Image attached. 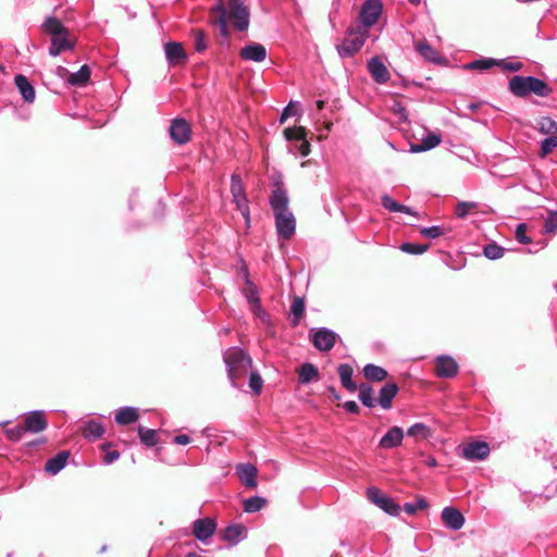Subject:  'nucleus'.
Listing matches in <instances>:
<instances>
[{"label": "nucleus", "instance_id": "nucleus-11", "mask_svg": "<svg viewBox=\"0 0 557 557\" xmlns=\"http://www.w3.org/2000/svg\"><path fill=\"white\" fill-rule=\"evenodd\" d=\"M239 55L245 61L262 62L267 58V49L261 44L251 42L242 48Z\"/></svg>", "mask_w": 557, "mask_h": 557}, {"label": "nucleus", "instance_id": "nucleus-4", "mask_svg": "<svg viewBox=\"0 0 557 557\" xmlns=\"http://www.w3.org/2000/svg\"><path fill=\"white\" fill-rule=\"evenodd\" d=\"M509 88L516 96L523 97L535 94L541 97L548 95L547 85L540 78L533 76H513L509 82Z\"/></svg>", "mask_w": 557, "mask_h": 557}, {"label": "nucleus", "instance_id": "nucleus-49", "mask_svg": "<svg viewBox=\"0 0 557 557\" xmlns=\"http://www.w3.org/2000/svg\"><path fill=\"white\" fill-rule=\"evenodd\" d=\"M245 294L249 304H251L253 307L259 306L260 300L258 297L257 288L252 283L248 282Z\"/></svg>", "mask_w": 557, "mask_h": 557}, {"label": "nucleus", "instance_id": "nucleus-50", "mask_svg": "<svg viewBox=\"0 0 557 557\" xmlns=\"http://www.w3.org/2000/svg\"><path fill=\"white\" fill-rule=\"evenodd\" d=\"M195 49L202 52L207 49V39L202 30L195 32Z\"/></svg>", "mask_w": 557, "mask_h": 557}, {"label": "nucleus", "instance_id": "nucleus-29", "mask_svg": "<svg viewBox=\"0 0 557 557\" xmlns=\"http://www.w3.org/2000/svg\"><path fill=\"white\" fill-rule=\"evenodd\" d=\"M137 419V409L133 407L121 408L115 414V421L121 425L129 424L132 422H135Z\"/></svg>", "mask_w": 557, "mask_h": 557}, {"label": "nucleus", "instance_id": "nucleus-8", "mask_svg": "<svg viewBox=\"0 0 557 557\" xmlns=\"http://www.w3.org/2000/svg\"><path fill=\"white\" fill-rule=\"evenodd\" d=\"M284 136L288 141H296L290 150L306 157L310 153V144L306 139L307 131L304 126L288 127L284 129Z\"/></svg>", "mask_w": 557, "mask_h": 557}, {"label": "nucleus", "instance_id": "nucleus-17", "mask_svg": "<svg viewBox=\"0 0 557 557\" xmlns=\"http://www.w3.org/2000/svg\"><path fill=\"white\" fill-rule=\"evenodd\" d=\"M368 70L373 79L379 84H384L389 79V72L382 60L377 57L372 58L368 62Z\"/></svg>", "mask_w": 557, "mask_h": 557}, {"label": "nucleus", "instance_id": "nucleus-27", "mask_svg": "<svg viewBox=\"0 0 557 557\" xmlns=\"http://www.w3.org/2000/svg\"><path fill=\"white\" fill-rule=\"evenodd\" d=\"M407 434L417 441L428 440L432 437L433 430L424 423H414L408 429Z\"/></svg>", "mask_w": 557, "mask_h": 557}, {"label": "nucleus", "instance_id": "nucleus-55", "mask_svg": "<svg viewBox=\"0 0 557 557\" xmlns=\"http://www.w3.org/2000/svg\"><path fill=\"white\" fill-rule=\"evenodd\" d=\"M557 230V211L549 212L545 221V232L553 233Z\"/></svg>", "mask_w": 557, "mask_h": 557}, {"label": "nucleus", "instance_id": "nucleus-32", "mask_svg": "<svg viewBox=\"0 0 557 557\" xmlns=\"http://www.w3.org/2000/svg\"><path fill=\"white\" fill-rule=\"evenodd\" d=\"M104 432L102 424L98 421L91 420L87 422L83 429V434L88 440H97Z\"/></svg>", "mask_w": 557, "mask_h": 557}, {"label": "nucleus", "instance_id": "nucleus-38", "mask_svg": "<svg viewBox=\"0 0 557 557\" xmlns=\"http://www.w3.org/2000/svg\"><path fill=\"white\" fill-rule=\"evenodd\" d=\"M215 531V524H195L194 534L195 536L205 542L213 535Z\"/></svg>", "mask_w": 557, "mask_h": 557}, {"label": "nucleus", "instance_id": "nucleus-12", "mask_svg": "<svg viewBox=\"0 0 557 557\" xmlns=\"http://www.w3.org/2000/svg\"><path fill=\"white\" fill-rule=\"evenodd\" d=\"M336 341V334L327 329H320L313 334V345L321 351L330 350Z\"/></svg>", "mask_w": 557, "mask_h": 557}, {"label": "nucleus", "instance_id": "nucleus-64", "mask_svg": "<svg viewBox=\"0 0 557 557\" xmlns=\"http://www.w3.org/2000/svg\"><path fill=\"white\" fill-rule=\"evenodd\" d=\"M288 117H290L289 109H284L281 114L280 122L284 123Z\"/></svg>", "mask_w": 557, "mask_h": 557}, {"label": "nucleus", "instance_id": "nucleus-53", "mask_svg": "<svg viewBox=\"0 0 557 557\" xmlns=\"http://www.w3.org/2000/svg\"><path fill=\"white\" fill-rule=\"evenodd\" d=\"M25 432L27 431L24 425H16L7 430L8 437L12 441L21 440Z\"/></svg>", "mask_w": 557, "mask_h": 557}, {"label": "nucleus", "instance_id": "nucleus-51", "mask_svg": "<svg viewBox=\"0 0 557 557\" xmlns=\"http://www.w3.org/2000/svg\"><path fill=\"white\" fill-rule=\"evenodd\" d=\"M516 239L521 244H530L531 238L527 236V224L521 223L516 228Z\"/></svg>", "mask_w": 557, "mask_h": 557}, {"label": "nucleus", "instance_id": "nucleus-7", "mask_svg": "<svg viewBox=\"0 0 557 557\" xmlns=\"http://www.w3.org/2000/svg\"><path fill=\"white\" fill-rule=\"evenodd\" d=\"M231 193L233 196V201L235 202L237 209L240 211L242 215L245 219L246 225L250 224V212L248 208V201L245 194L244 185L237 175H232L231 178Z\"/></svg>", "mask_w": 557, "mask_h": 557}, {"label": "nucleus", "instance_id": "nucleus-22", "mask_svg": "<svg viewBox=\"0 0 557 557\" xmlns=\"http://www.w3.org/2000/svg\"><path fill=\"white\" fill-rule=\"evenodd\" d=\"M15 85L22 95L23 99L26 102H33L35 100V89L28 82V79L23 75H16L15 78Z\"/></svg>", "mask_w": 557, "mask_h": 557}, {"label": "nucleus", "instance_id": "nucleus-47", "mask_svg": "<svg viewBox=\"0 0 557 557\" xmlns=\"http://www.w3.org/2000/svg\"><path fill=\"white\" fill-rule=\"evenodd\" d=\"M426 507H428V503L425 502V499L419 498L414 504H410V503L406 504L404 506V510L409 517H412L417 510L425 509Z\"/></svg>", "mask_w": 557, "mask_h": 557}, {"label": "nucleus", "instance_id": "nucleus-1", "mask_svg": "<svg viewBox=\"0 0 557 557\" xmlns=\"http://www.w3.org/2000/svg\"><path fill=\"white\" fill-rule=\"evenodd\" d=\"M287 191L281 184H276L270 197V205L275 216L276 231L285 239L290 238L295 233L296 220L288 209Z\"/></svg>", "mask_w": 557, "mask_h": 557}, {"label": "nucleus", "instance_id": "nucleus-59", "mask_svg": "<svg viewBox=\"0 0 557 557\" xmlns=\"http://www.w3.org/2000/svg\"><path fill=\"white\" fill-rule=\"evenodd\" d=\"M344 408L346 411L350 413H358L359 412V406L356 401L349 400L344 404Z\"/></svg>", "mask_w": 557, "mask_h": 557}, {"label": "nucleus", "instance_id": "nucleus-36", "mask_svg": "<svg viewBox=\"0 0 557 557\" xmlns=\"http://www.w3.org/2000/svg\"><path fill=\"white\" fill-rule=\"evenodd\" d=\"M44 28L52 37L67 32L63 24L54 17L47 18V21L44 23Z\"/></svg>", "mask_w": 557, "mask_h": 557}, {"label": "nucleus", "instance_id": "nucleus-39", "mask_svg": "<svg viewBox=\"0 0 557 557\" xmlns=\"http://www.w3.org/2000/svg\"><path fill=\"white\" fill-rule=\"evenodd\" d=\"M305 311V301L302 298L296 297L290 307V314L293 317V324L296 325L299 323L302 318Z\"/></svg>", "mask_w": 557, "mask_h": 557}, {"label": "nucleus", "instance_id": "nucleus-43", "mask_svg": "<svg viewBox=\"0 0 557 557\" xmlns=\"http://www.w3.org/2000/svg\"><path fill=\"white\" fill-rule=\"evenodd\" d=\"M359 399L367 407L371 408L374 406L373 391L369 385H360Z\"/></svg>", "mask_w": 557, "mask_h": 557}, {"label": "nucleus", "instance_id": "nucleus-41", "mask_svg": "<svg viewBox=\"0 0 557 557\" xmlns=\"http://www.w3.org/2000/svg\"><path fill=\"white\" fill-rule=\"evenodd\" d=\"M138 434L140 441L147 446H154L157 444V432L156 430L146 429L144 426L138 428Z\"/></svg>", "mask_w": 557, "mask_h": 557}, {"label": "nucleus", "instance_id": "nucleus-54", "mask_svg": "<svg viewBox=\"0 0 557 557\" xmlns=\"http://www.w3.org/2000/svg\"><path fill=\"white\" fill-rule=\"evenodd\" d=\"M423 237L437 238L443 235V230L440 226L423 227L420 231Z\"/></svg>", "mask_w": 557, "mask_h": 557}, {"label": "nucleus", "instance_id": "nucleus-24", "mask_svg": "<svg viewBox=\"0 0 557 557\" xmlns=\"http://www.w3.org/2000/svg\"><path fill=\"white\" fill-rule=\"evenodd\" d=\"M398 392V386L394 383L385 384L380 391L379 403L384 409L392 407V400Z\"/></svg>", "mask_w": 557, "mask_h": 557}, {"label": "nucleus", "instance_id": "nucleus-52", "mask_svg": "<svg viewBox=\"0 0 557 557\" xmlns=\"http://www.w3.org/2000/svg\"><path fill=\"white\" fill-rule=\"evenodd\" d=\"M249 386L256 393L261 392L262 386H263V381L258 373H256V372L250 373Z\"/></svg>", "mask_w": 557, "mask_h": 557}, {"label": "nucleus", "instance_id": "nucleus-15", "mask_svg": "<svg viewBox=\"0 0 557 557\" xmlns=\"http://www.w3.org/2000/svg\"><path fill=\"white\" fill-rule=\"evenodd\" d=\"M490 454V447L484 442H473L463 448V457L468 460H482Z\"/></svg>", "mask_w": 557, "mask_h": 557}, {"label": "nucleus", "instance_id": "nucleus-6", "mask_svg": "<svg viewBox=\"0 0 557 557\" xmlns=\"http://www.w3.org/2000/svg\"><path fill=\"white\" fill-rule=\"evenodd\" d=\"M366 495L368 499L377 506L383 511L387 512L391 516L397 517L401 508L398 504L395 503V500L387 496L385 493H383L380 488L375 486H370L366 491Z\"/></svg>", "mask_w": 557, "mask_h": 557}, {"label": "nucleus", "instance_id": "nucleus-58", "mask_svg": "<svg viewBox=\"0 0 557 557\" xmlns=\"http://www.w3.org/2000/svg\"><path fill=\"white\" fill-rule=\"evenodd\" d=\"M120 457V454L119 451L116 450H112V451H108L103 458V461L104 463L107 465H111L112 462H114L115 460H117Z\"/></svg>", "mask_w": 557, "mask_h": 557}, {"label": "nucleus", "instance_id": "nucleus-20", "mask_svg": "<svg viewBox=\"0 0 557 557\" xmlns=\"http://www.w3.org/2000/svg\"><path fill=\"white\" fill-rule=\"evenodd\" d=\"M442 143V137L436 133H429L421 139L419 144H412L410 146L411 152H422L435 148Z\"/></svg>", "mask_w": 557, "mask_h": 557}, {"label": "nucleus", "instance_id": "nucleus-57", "mask_svg": "<svg viewBox=\"0 0 557 557\" xmlns=\"http://www.w3.org/2000/svg\"><path fill=\"white\" fill-rule=\"evenodd\" d=\"M392 111L399 117V120H407L406 109L400 102H395L392 107Z\"/></svg>", "mask_w": 557, "mask_h": 557}, {"label": "nucleus", "instance_id": "nucleus-37", "mask_svg": "<svg viewBox=\"0 0 557 557\" xmlns=\"http://www.w3.org/2000/svg\"><path fill=\"white\" fill-rule=\"evenodd\" d=\"M267 504V500L260 496H253L244 500L243 506L246 512H257Z\"/></svg>", "mask_w": 557, "mask_h": 557}, {"label": "nucleus", "instance_id": "nucleus-62", "mask_svg": "<svg viewBox=\"0 0 557 557\" xmlns=\"http://www.w3.org/2000/svg\"><path fill=\"white\" fill-rule=\"evenodd\" d=\"M57 74L61 77L67 81L69 74H71L65 67L58 66L57 67Z\"/></svg>", "mask_w": 557, "mask_h": 557}, {"label": "nucleus", "instance_id": "nucleus-10", "mask_svg": "<svg viewBox=\"0 0 557 557\" xmlns=\"http://www.w3.org/2000/svg\"><path fill=\"white\" fill-rule=\"evenodd\" d=\"M170 137L177 145L187 144L191 138V126L182 117H176L170 126Z\"/></svg>", "mask_w": 557, "mask_h": 557}, {"label": "nucleus", "instance_id": "nucleus-46", "mask_svg": "<svg viewBox=\"0 0 557 557\" xmlns=\"http://www.w3.org/2000/svg\"><path fill=\"white\" fill-rule=\"evenodd\" d=\"M429 249V245H419V244H411V243H405L401 245V250L407 253L412 255H421Z\"/></svg>", "mask_w": 557, "mask_h": 557}, {"label": "nucleus", "instance_id": "nucleus-31", "mask_svg": "<svg viewBox=\"0 0 557 557\" xmlns=\"http://www.w3.org/2000/svg\"><path fill=\"white\" fill-rule=\"evenodd\" d=\"M298 377L301 384L317 381L319 379L318 369L311 363H305L298 371Z\"/></svg>", "mask_w": 557, "mask_h": 557}, {"label": "nucleus", "instance_id": "nucleus-2", "mask_svg": "<svg viewBox=\"0 0 557 557\" xmlns=\"http://www.w3.org/2000/svg\"><path fill=\"white\" fill-rule=\"evenodd\" d=\"M216 15V23L220 26L221 34L226 36L228 33L227 23L233 22L236 29L243 32L249 25V11L240 0H228L226 4L220 1L213 9Z\"/></svg>", "mask_w": 557, "mask_h": 557}, {"label": "nucleus", "instance_id": "nucleus-23", "mask_svg": "<svg viewBox=\"0 0 557 557\" xmlns=\"http://www.w3.org/2000/svg\"><path fill=\"white\" fill-rule=\"evenodd\" d=\"M69 456L67 451L59 453L46 462L45 470L50 474H57L65 467Z\"/></svg>", "mask_w": 557, "mask_h": 557}, {"label": "nucleus", "instance_id": "nucleus-9", "mask_svg": "<svg viewBox=\"0 0 557 557\" xmlns=\"http://www.w3.org/2000/svg\"><path fill=\"white\" fill-rule=\"evenodd\" d=\"M383 11L381 0H367L360 10V26H363L368 32L369 28L376 24Z\"/></svg>", "mask_w": 557, "mask_h": 557}, {"label": "nucleus", "instance_id": "nucleus-45", "mask_svg": "<svg viewBox=\"0 0 557 557\" xmlns=\"http://www.w3.org/2000/svg\"><path fill=\"white\" fill-rule=\"evenodd\" d=\"M483 252L486 258L496 260L504 256V248L496 244H488L484 247Z\"/></svg>", "mask_w": 557, "mask_h": 557}, {"label": "nucleus", "instance_id": "nucleus-26", "mask_svg": "<svg viewBox=\"0 0 557 557\" xmlns=\"http://www.w3.org/2000/svg\"><path fill=\"white\" fill-rule=\"evenodd\" d=\"M244 536L245 528L243 524H228L223 532V537L231 544L238 543Z\"/></svg>", "mask_w": 557, "mask_h": 557}, {"label": "nucleus", "instance_id": "nucleus-30", "mask_svg": "<svg viewBox=\"0 0 557 557\" xmlns=\"http://www.w3.org/2000/svg\"><path fill=\"white\" fill-rule=\"evenodd\" d=\"M382 205L385 209H387L391 212H400V213H406V214H410V215H416V213L412 211L411 208L398 203L388 195H384L382 197Z\"/></svg>", "mask_w": 557, "mask_h": 557}, {"label": "nucleus", "instance_id": "nucleus-14", "mask_svg": "<svg viewBox=\"0 0 557 557\" xmlns=\"http://www.w3.org/2000/svg\"><path fill=\"white\" fill-rule=\"evenodd\" d=\"M236 473L246 487L257 486V474L258 470L250 463H239L236 467Z\"/></svg>", "mask_w": 557, "mask_h": 557}, {"label": "nucleus", "instance_id": "nucleus-21", "mask_svg": "<svg viewBox=\"0 0 557 557\" xmlns=\"http://www.w3.org/2000/svg\"><path fill=\"white\" fill-rule=\"evenodd\" d=\"M164 51L166 59L171 64H178L186 60L184 48L178 42H168L164 46Z\"/></svg>", "mask_w": 557, "mask_h": 557}, {"label": "nucleus", "instance_id": "nucleus-5", "mask_svg": "<svg viewBox=\"0 0 557 557\" xmlns=\"http://www.w3.org/2000/svg\"><path fill=\"white\" fill-rule=\"evenodd\" d=\"M224 361L233 385H236V380L246 374L251 366V359L238 348L227 349L224 354Z\"/></svg>", "mask_w": 557, "mask_h": 557}, {"label": "nucleus", "instance_id": "nucleus-34", "mask_svg": "<svg viewBox=\"0 0 557 557\" xmlns=\"http://www.w3.org/2000/svg\"><path fill=\"white\" fill-rule=\"evenodd\" d=\"M416 50L428 61L437 62L440 60L438 52L426 41H419L416 45Z\"/></svg>", "mask_w": 557, "mask_h": 557}, {"label": "nucleus", "instance_id": "nucleus-3", "mask_svg": "<svg viewBox=\"0 0 557 557\" xmlns=\"http://www.w3.org/2000/svg\"><path fill=\"white\" fill-rule=\"evenodd\" d=\"M369 32L359 24H351L345 33L344 39L336 46L341 58L346 59L355 55L363 47Z\"/></svg>", "mask_w": 557, "mask_h": 557}, {"label": "nucleus", "instance_id": "nucleus-16", "mask_svg": "<svg viewBox=\"0 0 557 557\" xmlns=\"http://www.w3.org/2000/svg\"><path fill=\"white\" fill-rule=\"evenodd\" d=\"M458 372L457 362L448 356H440L436 360V374L440 377H453Z\"/></svg>", "mask_w": 557, "mask_h": 557}, {"label": "nucleus", "instance_id": "nucleus-25", "mask_svg": "<svg viewBox=\"0 0 557 557\" xmlns=\"http://www.w3.org/2000/svg\"><path fill=\"white\" fill-rule=\"evenodd\" d=\"M352 368L349 364H341L338 367L341 383L349 392H355L357 389V385L352 381Z\"/></svg>", "mask_w": 557, "mask_h": 557}, {"label": "nucleus", "instance_id": "nucleus-60", "mask_svg": "<svg viewBox=\"0 0 557 557\" xmlns=\"http://www.w3.org/2000/svg\"><path fill=\"white\" fill-rule=\"evenodd\" d=\"M174 442L178 445H187L190 443V437L185 434L176 435Z\"/></svg>", "mask_w": 557, "mask_h": 557}, {"label": "nucleus", "instance_id": "nucleus-18", "mask_svg": "<svg viewBox=\"0 0 557 557\" xmlns=\"http://www.w3.org/2000/svg\"><path fill=\"white\" fill-rule=\"evenodd\" d=\"M404 440V431L399 426L391 428L386 434L380 440V447L391 449L401 445Z\"/></svg>", "mask_w": 557, "mask_h": 557}, {"label": "nucleus", "instance_id": "nucleus-28", "mask_svg": "<svg viewBox=\"0 0 557 557\" xmlns=\"http://www.w3.org/2000/svg\"><path fill=\"white\" fill-rule=\"evenodd\" d=\"M91 71L88 65H83L77 72L69 74L67 83L70 85L83 86L90 78Z\"/></svg>", "mask_w": 557, "mask_h": 557}, {"label": "nucleus", "instance_id": "nucleus-13", "mask_svg": "<svg viewBox=\"0 0 557 557\" xmlns=\"http://www.w3.org/2000/svg\"><path fill=\"white\" fill-rule=\"evenodd\" d=\"M47 419L44 411H32L25 417V429L27 432L39 433L47 428Z\"/></svg>", "mask_w": 557, "mask_h": 557}, {"label": "nucleus", "instance_id": "nucleus-42", "mask_svg": "<svg viewBox=\"0 0 557 557\" xmlns=\"http://www.w3.org/2000/svg\"><path fill=\"white\" fill-rule=\"evenodd\" d=\"M556 148H557V134L549 135L547 138L542 140V143H541L540 156L542 158H545L547 154H549Z\"/></svg>", "mask_w": 557, "mask_h": 557}, {"label": "nucleus", "instance_id": "nucleus-61", "mask_svg": "<svg viewBox=\"0 0 557 557\" xmlns=\"http://www.w3.org/2000/svg\"><path fill=\"white\" fill-rule=\"evenodd\" d=\"M285 109H289L290 116L298 115L300 113L299 104L297 102H289Z\"/></svg>", "mask_w": 557, "mask_h": 557}, {"label": "nucleus", "instance_id": "nucleus-44", "mask_svg": "<svg viewBox=\"0 0 557 557\" xmlns=\"http://www.w3.org/2000/svg\"><path fill=\"white\" fill-rule=\"evenodd\" d=\"M498 64V61L494 59H481L467 64L466 67L470 70L485 71Z\"/></svg>", "mask_w": 557, "mask_h": 557}, {"label": "nucleus", "instance_id": "nucleus-35", "mask_svg": "<svg viewBox=\"0 0 557 557\" xmlns=\"http://www.w3.org/2000/svg\"><path fill=\"white\" fill-rule=\"evenodd\" d=\"M537 129L543 135H556L557 122L548 116H543L537 122Z\"/></svg>", "mask_w": 557, "mask_h": 557}, {"label": "nucleus", "instance_id": "nucleus-56", "mask_svg": "<svg viewBox=\"0 0 557 557\" xmlns=\"http://www.w3.org/2000/svg\"><path fill=\"white\" fill-rule=\"evenodd\" d=\"M498 63H499L498 65H502L506 71H509V72H517L522 67V63L519 61H510V62L499 61Z\"/></svg>", "mask_w": 557, "mask_h": 557}, {"label": "nucleus", "instance_id": "nucleus-19", "mask_svg": "<svg viewBox=\"0 0 557 557\" xmlns=\"http://www.w3.org/2000/svg\"><path fill=\"white\" fill-rule=\"evenodd\" d=\"M73 48L72 41L69 39V32L51 37V46L49 53L53 57L59 55L62 51L71 50Z\"/></svg>", "mask_w": 557, "mask_h": 557}, {"label": "nucleus", "instance_id": "nucleus-40", "mask_svg": "<svg viewBox=\"0 0 557 557\" xmlns=\"http://www.w3.org/2000/svg\"><path fill=\"white\" fill-rule=\"evenodd\" d=\"M443 522H463L462 513L455 507H445L442 511Z\"/></svg>", "mask_w": 557, "mask_h": 557}, {"label": "nucleus", "instance_id": "nucleus-63", "mask_svg": "<svg viewBox=\"0 0 557 557\" xmlns=\"http://www.w3.org/2000/svg\"><path fill=\"white\" fill-rule=\"evenodd\" d=\"M424 462L429 467H436L437 466L436 459L434 457H432V456L426 457Z\"/></svg>", "mask_w": 557, "mask_h": 557}, {"label": "nucleus", "instance_id": "nucleus-33", "mask_svg": "<svg viewBox=\"0 0 557 557\" xmlns=\"http://www.w3.org/2000/svg\"><path fill=\"white\" fill-rule=\"evenodd\" d=\"M363 374L367 380L375 382H381L387 376L386 370L374 364H367L363 368Z\"/></svg>", "mask_w": 557, "mask_h": 557}, {"label": "nucleus", "instance_id": "nucleus-48", "mask_svg": "<svg viewBox=\"0 0 557 557\" xmlns=\"http://www.w3.org/2000/svg\"><path fill=\"white\" fill-rule=\"evenodd\" d=\"M476 203L475 202H467V201H460L458 202L455 213L458 218H465L468 215L470 210L475 209Z\"/></svg>", "mask_w": 557, "mask_h": 557}]
</instances>
